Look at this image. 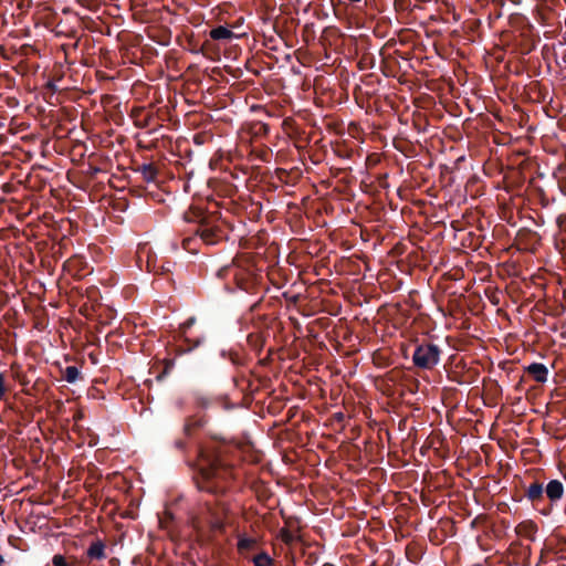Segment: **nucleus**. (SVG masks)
Returning <instances> with one entry per match:
<instances>
[{
    "label": "nucleus",
    "mask_w": 566,
    "mask_h": 566,
    "mask_svg": "<svg viewBox=\"0 0 566 566\" xmlns=\"http://www.w3.org/2000/svg\"><path fill=\"white\" fill-rule=\"evenodd\" d=\"M441 349L432 343L418 345L412 354L413 365L420 369L431 370L440 361Z\"/></svg>",
    "instance_id": "nucleus-8"
},
{
    "label": "nucleus",
    "mask_w": 566,
    "mask_h": 566,
    "mask_svg": "<svg viewBox=\"0 0 566 566\" xmlns=\"http://www.w3.org/2000/svg\"><path fill=\"white\" fill-rule=\"evenodd\" d=\"M46 566H49V565H46Z\"/></svg>",
    "instance_id": "nucleus-51"
},
{
    "label": "nucleus",
    "mask_w": 566,
    "mask_h": 566,
    "mask_svg": "<svg viewBox=\"0 0 566 566\" xmlns=\"http://www.w3.org/2000/svg\"><path fill=\"white\" fill-rule=\"evenodd\" d=\"M195 318H188L180 325V335L176 336L178 344L174 347L176 356L188 354L205 343L203 335H190L189 329L195 324Z\"/></svg>",
    "instance_id": "nucleus-7"
},
{
    "label": "nucleus",
    "mask_w": 566,
    "mask_h": 566,
    "mask_svg": "<svg viewBox=\"0 0 566 566\" xmlns=\"http://www.w3.org/2000/svg\"><path fill=\"white\" fill-rule=\"evenodd\" d=\"M56 178V174L53 169L48 168L41 164H38V253L42 252L46 247L48 242L40 240L42 230H48V235L54 240L56 234L54 231L49 230L50 222H55L54 212L49 208H56L59 205V198L54 196L55 188L53 187V180ZM51 249L53 253L59 251L54 241H52Z\"/></svg>",
    "instance_id": "nucleus-2"
},
{
    "label": "nucleus",
    "mask_w": 566,
    "mask_h": 566,
    "mask_svg": "<svg viewBox=\"0 0 566 566\" xmlns=\"http://www.w3.org/2000/svg\"><path fill=\"white\" fill-rule=\"evenodd\" d=\"M18 524L23 535L33 536L35 532V520L33 517V504L31 500L22 504V513L18 518Z\"/></svg>",
    "instance_id": "nucleus-11"
},
{
    "label": "nucleus",
    "mask_w": 566,
    "mask_h": 566,
    "mask_svg": "<svg viewBox=\"0 0 566 566\" xmlns=\"http://www.w3.org/2000/svg\"><path fill=\"white\" fill-rule=\"evenodd\" d=\"M268 333L264 331L252 332L248 335L247 342L249 346L255 352L261 353L264 347Z\"/></svg>",
    "instance_id": "nucleus-15"
},
{
    "label": "nucleus",
    "mask_w": 566,
    "mask_h": 566,
    "mask_svg": "<svg viewBox=\"0 0 566 566\" xmlns=\"http://www.w3.org/2000/svg\"><path fill=\"white\" fill-rule=\"evenodd\" d=\"M28 275H29V281L30 282H27V285H30V283H31V286H33V284L35 283V279L32 276V273L28 274Z\"/></svg>",
    "instance_id": "nucleus-39"
},
{
    "label": "nucleus",
    "mask_w": 566,
    "mask_h": 566,
    "mask_svg": "<svg viewBox=\"0 0 566 566\" xmlns=\"http://www.w3.org/2000/svg\"><path fill=\"white\" fill-rule=\"evenodd\" d=\"M252 129L255 136H265L270 132V126L268 124L259 122L253 125Z\"/></svg>",
    "instance_id": "nucleus-27"
},
{
    "label": "nucleus",
    "mask_w": 566,
    "mask_h": 566,
    "mask_svg": "<svg viewBox=\"0 0 566 566\" xmlns=\"http://www.w3.org/2000/svg\"><path fill=\"white\" fill-rule=\"evenodd\" d=\"M525 371L537 382H545L547 380L548 369L544 364L532 363L525 368Z\"/></svg>",
    "instance_id": "nucleus-16"
},
{
    "label": "nucleus",
    "mask_w": 566,
    "mask_h": 566,
    "mask_svg": "<svg viewBox=\"0 0 566 566\" xmlns=\"http://www.w3.org/2000/svg\"><path fill=\"white\" fill-rule=\"evenodd\" d=\"M30 458H31V460H32V461H35V459H34V455H33V454H30Z\"/></svg>",
    "instance_id": "nucleus-49"
},
{
    "label": "nucleus",
    "mask_w": 566,
    "mask_h": 566,
    "mask_svg": "<svg viewBox=\"0 0 566 566\" xmlns=\"http://www.w3.org/2000/svg\"><path fill=\"white\" fill-rule=\"evenodd\" d=\"M217 276L221 280H232L238 290L249 294H260L265 291L264 275L252 258L240 255L230 264L220 268Z\"/></svg>",
    "instance_id": "nucleus-4"
},
{
    "label": "nucleus",
    "mask_w": 566,
    "mask_h": 566,
    "mask_svg": "<svg viewBox=\"0 0 566 566\" xmlns=\"http://www.w3.org/2000/svg\"><path fill=\"white\" fill-rule=\"evenodd\" d=\"M251 562L254 566H276L275 559H273L266 552L262 551L255 554Z\"/></svg>",
    "instance_id": "nucleus-19"
},
{
    "label": "nucleus",
    "mask_w": 566,
    "mask_h": 566,
    "mask_svg": "<svg viewBox=\"0 0 566 566\" xmlns=\"http://www.w3.org/2000/svg\"><path fill=\"white\" fill-rule=\"evenodd\" d=\"M20 384L23 385V386H27L29 385V380L25 379V377H23L21 380H20Z\"/></svg>",
    "instance_id": "nucleus-40"
},
{
    "label": "nucleus",
    "mask_w": 566,
    "mask_h": 566,
    "mask_svg": "<svg viewBox=\"0 0 566 566\" xmlns=\"http://www.w3.org/2000/svg\"><path fill=\"white\" fill-rule=\"evenodd\" d=\"M206 423V420L200 417V418H196V417H189L186 419L185 421V424H184V428H182V432H184V436L185 438H177L175 441H174V447L175 449H177L178 451H181V452H185L186 449H187V438H190L195 430L199 429V428H202Z\"/></svg>",
    "instance_id": "nucleus-10"
},
{
    "label": "nucleus",
    "mask_w": 566,
    "mask_h": 566,
    "mask_svg": "<svg viewBox=\"0 0 566 566\" xmlns=\"http://www.w3.org/2000/svg\"><path fill=\"white\" fill-rule=\"evenodd\" d=\"M17 8L20 10L19 14L27 13L33 6V0H15Z\"/></svg>",
    "instance_id": "nucleus-28"
},
{
    "label": "nucleus",
    "mask_w": 566,
    "mask_h": 566,
    "mask_svg": "<svg viewBox=\"0 0 566 566\" xmlns=\"http://www.w3.org/2000/svg\"><path fill=\"white\" fill-rule=\"evenodd\" d=\"M283 539H284L286 543H290V542H292V541H293V535H292L290 532L284 531V533H283Z\"/></svg>",
    "instance_id": "nucleus-35"
},
{
    "label": "nucleus",
    "mask_w": 566,
    "mask_h": 566,
    "mask_svg": "<svg viewBox=\"0 0 566 566\" xmlns=\"http://www.w3.org/2000/svg\"><path fill=\"white\" fill-rule=\"evenodd\" d=\"M227 444L210 441L198 447L195 482L200 491L224 494L235 476L234 467L226 460Z\"/></svg>",
    "instance_id": "nucleus-1"
},
{
    "label": "nucleus",
    "mask_w": 566,
    "mask_h": 566,
    "mask_svg": "<svg viewBox=\"0 0 566 566\" xmlns=\"http://www.w3.org/2000/svg\"><path fill=\"white\" fill-rule=\"evenodd\" d=\"M228 512V507L224 504H221L220 510L214 513V520L212 523L213 528L216 530H222L224 526L223 516H226Z\"/></svg>",
    "instance_id": "nucleus-24"
},
{
    "label": "nucleus",
    "mask_w": 566,
    "mask_h": 566,
    "mask_svg": "<svg viewBox=\"0 0 566 566\" xmlns=\"http://www.w3.org/2000/svg\"><path fill=\"white\" fill-rule=\"evenodd\" d=\"M24 307H25V310H28V311H32V310H31V307H30V305H29L28 303H25V304H24Z\"/></svg>",
    "instance_id": "nucleus-46"
},
{
    "label": "nucleus",
    "mask_w": 566,
    "mask_h": 566,
    "mask_svg": "<svg viewBox=\"0 0 566 566\" xmlns=\"http://www.w3.org/2000/svg\"><path fill=\"white\" fill-rule=\"evenodd\" d=\"M81 376V373L76 366H67L63 371V379L67 382H75Z\"/></svg>",
    "instance_id": "nucleus-23"
},
{
    "label": "nucleus",
    "mask_w": 566,
    "mask_h": 566,
    "mask_svg": "<svg viewBox=\"0 0 566 566\" xmlns=\"http://www.w3.org/2000/svg\"><path fill=\"white\" fill-rule=\"evenodd\" d=\"M59 9L57 0H38V27L43 25L45 29L59 34L60 32L55 31L60 21Z\"/></svg>",
    "instance_id": "nucleus-9"
},
{
    "label": "nucleus",
    "mask_w": 566,
    "mask_h": 566,
    "mask_svg": "<svg viewBox=\"0 0 566 566\" xmlns=\"http://www.w3.org/2000/svg\"><path fill=\"white\" fill-rule=\"evenodd\" d=\"M411 0H395L394 7L396 11H406L409 9Z\"/></svg>",
    "instance_id": "nucleus-30"
},
{
    "label": "nucleus",
    "mask_w": 566,
    "mask_h": 566,
    "mask_svg": "<svg viewBox=\"0 0 566 566\" xmlns=\"http://www.w3.org/2000/svg\"><path fill=\"white\" fill-rule=\"evenodd\" d=\"M184 221L193 224V235L182 239L181 244L188 252H196L198 241L207 245H216L228 239V231L222 221L201 208L190 207L184 213Z\"/></svg>",
    "instance_id": "nucleus-3"
},
{
    "label": "nucleus",
    "mask_w": 566,
    "mask_h": 566,
    "mask_svg": "<svg viewBox=\"0 0 566 566\" xmlns=\"http://www.w3.org/2000/svg\"><path fill=\"white\" fill-rule=\"evenodd\" d=\"M209 36L211 40L222 41V42H229L233 38H235L234 33L230 29H228L227 27H223V25H218V27L213 28L210 31Z\"/></svg>",
    "instance_id": "nucleus-17"
},
{
    "label": "nucleus",
    "mask_w": 566,
    "mask_h": 566,
    "mask_svg": "<svg viewBox=\"0 0 566 566\" xmlns=\"http://www.w3.org/2000/svg\"><path fill=\"white\" fill-rule=\"evenodd\" d=\"M136 171L142 175V178L146 182H153L158 176V169L153 164H143L136 168Z\"/></svg>",
    "instance_id": "nucleus-18"
},
{
    "label": "nucleus",
    "mask_w": 566,
    "mask_h": 566,
    "mask_svg": "<svg viewBox=\"0 0 566 566\" xmlns=\"http://www.w3.org/2000/svg\"><path fill=\"white\" fill-rule=\"evenodd\" d=\"M33 207H34V201L32 200V201L30 202V209H29V211H31Z\"/></svg>",
    "instance_id": "nucleus-45"
},
{
    "label": "nucleus",
    "mask_w": 566,
    "mask_h": 566,
    "mask_svg": "<svg viewBox=\"0 0 566 566\" xmlns=\"http://www.w3.org/2000/svg\"><path fill=\"white\" fill-rule=\"evenodd\" d=\"M31 18H32V20L35 19V12L32 13Z\"/></svg>",
    "instance_id": "nucleus-48"
},
{
    "label": "nucleus",
    "mask_w": 566,
    "mask_h": 566,
    "mask_svg": "<svg viewBox=\"0 0 566 566\" xmlns=\"http://www.w3.org/2000/svg\"><path fill=\"white\" fill-rule=\"evenodd\" d=\"M237 546H238V551L241 554H243L244 552L255 549V547L258 546V542H256V539H254L252 537H240Z\"/></svg>",
    "instance_id": "nucleus-20"
},
{
    "label": "nucleus",
    "mask_w": 566,
    "mask_h": 566,
    "mask_svg": "<svg viewBox=\"0 0 566 566\" xmlns=\"http://www.w3.org/2000/svg\"><path fill=\"white\" fill-rule=\"evenodd\" d=\"M198 402L203 408H207L210 403L209 399H200Z\"/></svg>",
    "instance_id": "nucleus-38"
},
{
    "label": "nucleus",
    "mask_w": 566,
    "mask_h": 566,
    "mask_svg": "<svg viewBox=\"0 0 566 566\" xmlns=\"http://www.w3.org/2000/svg\"><path fill=\"white\" fill-rule=\"evenodd\" d=\"M29 231L30 232H27L28 235H34V232H33V229L32 228H29Z\"/></svg>",
    "instance_id": "nucleus-43"
},
{
    "label": "nucleus",
    "mask_w": 566,
    "mask_h": 566,
    "mask_svg": "<svg viewBox=\"0 0 566 566\" xmlns=\"http://www.w3.org/2000/svg\"><path fill=\"white\" fill-rule=\"evenodd\" d=\"M49 115H50V122H53V120L57 119V116L55 115V111L54 109H50L49 111Z\"/></svg>",
    "instance_id": "nucleus-37"
},
{
    "label": "nucleus",
    "mask_w": 566,
    "mask_h": 566,
    "mask_svg": "<svg viewBox=\"0 0 566 566\" xmlns=\"http://www.w3.org/2000/svg\"><path fill=\"white\" fill-rule=\"evenodd\" d=\"M21 253L25 256L27 264H21L22 271H24L27 274H31L32 272V260L33 254L29 247L20 245Z\"/></svg>",
    "instance_id": "nucleus-22"
},
{
    "label": "nucleus",
    "mask_w": 566,
    "mask_h": 566,
    "mask_svg": "<svg viewBox=\"0 0 566 566\" xmlns=\"http://www.w3.org/2000/svg\"><path fill=\"white\" fill-rule=\"evenodd\" d=\"M64 77V66L54 62L52 65H45L41 78L38 80V95L51 107H56L62 103V91L60 83Z\"/></svg>",
    "instance_id": "nucleus-6"
},
{
    "label": "nucleus",
    "mask_w": 566,
    "mask_h": 566,
    "mask_svg": "<svg viewBox=\"0 0 566 566\" xmlns=\"http://www.w3.org/2000/svg\"><path fill=\"white\" fill-rule=\"evenodd\" d=\"M15 541L19 542V544H15L20 549L28 551L31 545L28 543V541L23 537H17Z\"/></svg>",
    "instance_id": "nucleus-32"
},
{
    "label": "nucleus",
    "mask_w": 566,
    "mask_h": 566,
    "mask_svg": "<svg viewBox=\"0 0 566 566\" xmlns=\"http://www.w3.org/2000/svg\"><path fill=\"white\" fill-rule=\"evenodd\" d=\"M4 394H6L4 379H3V376L0 374V400L3 398Z\"/></svg>",
    "instance_id": "nucleus-33"
},
{
    "label": "nucleus",
    "mask_w": 566,
    "mask_h": 566,
    "mask_svg": "<svg viewBox=\"0 0 566 566\" xmlns=\"http://www.w3.org/2000/svg\"><path fill=\"white\" fill-rule=\"evenodd\" d=\"M4 563H6V562H4L3 557H2V555L0 554V566H3V565H4Z\"/></svg>",
    "instance_id": "nucleus-42"
},
{
    "label": "nucleus",
    "mask_w": 566,
    "mask_h": 566,
    "mask_svg": "<svg viewBox=\"0 0 566 566\" xmlns=\"http://www.w3.org/2000/svg\"><path fill=\"white\" fill-rule=\"evenodd\" d=\"M36 428L42 432V427L40 424V421H38Z\"/></svg>",
    "instance_id": "nucleus-47"
},
{
    "label": "nucleus",
    "mask_w": 566,
    "mask_h": 566,
    "mask_svg": "<svg viewBox=\"0 0 566 566\" xmlns=\"http://www.w3.org/2000/svg\"><path fill=\"white\" fill-rule=\"evenodd\" d=\"M175 359L166 358L164 359V370L160 375L157 376L158 380H161L166 375L170 373V370L174 368Z\"/></svg>",
    "instance_id": "nucleus-29"
},
{
    "label": "nucleus",
    "mask_w": 566,
    "mask_h": 566,
    "mask_svg": "<svg viewBox=\"0 0 566 566\" xmlns=\"http://www.w3.org/2000/svg\"><path fill=\"white\" fill-rule=\"evenodd\" d=\"M64 269L74 277L82 279L92 272L82 255H74L64 263Z\"/></svg>",
    "instance_id": "nucleus-12"
},
{
    "label": "nucleus",
    "mask_w": 566,
    "mask_h": 566,
    "mask_svg": "<svg viewBox=\"0 0 566 566\" xmlns=\"http://www.w3.org/2000/svg\"><path fill=\"white\" fill-rule=\"evenodd\" d=\"M50 140L48 138H42L41 139V148H42V154L44 155L45 154V150H46V146L49 145Z\"/></svg>",
    "instance_id": "nucleus-36"
},
{
    "label": "nucleus",
    "mask_w": 566,
    "mask_h": 566,
    "mask_svg": "<svg viewBox=\"0 0 566 566\" xmlns=\"http://www.w3.org/2000/svg\"><path fill=\"white\" fill-rule=\"evenodd\" d=\"M38 536H39L38 541L44 539L46 542V544H49V545H51V543H50L51 539H54L55 542L59 541L57 536L49 535L48 522H45V524L38 525Z\"/></svg>",
    "instance_id": "nucleus-25"
},
{
    "label": "nucleus",
    "mask_w": 566,
    "mask_h": 566,
    "mask_svg": "<svg viewBox=\"0 0 566 566\" xmlns=\"http://www.w3.org/2000/svg\"><path fill=\"white\" fill-rule=\"evenodd\" d=\"M221 355L223 357H229V359L231 360V363L233 365H237V366H240V365H243L244 364V358L243 356L238 353V352H229V353H226L224 350L221 353Z\"/></svg>",
    "instance_id": "nucleus-26"
},
{
    "label": "nucleus",
    "mask_w": 566,
    "mask_h": 566,
    "mask_svg": "<svg viewBox=\"0 0 566 566\" xmlns=\"http://www.w3.org/2000/svg\"><path fill=\"white\" fill-rule=\"evenodd\" d=\"M40 289L45 290V284H44V283H42V282H40V281L38 280V291H39ZM44 315H46V314H45V310H44V307L40 304V295L38 294V322H36L38 331H39V329H41V328H43V327L45 326V324H46V323H45V319H44Z\"/></svg>",
    "instance_id": "nucleus-21"
},
{
    "label": "nucleus",
    "mask_w": 566,
    "mask_h": 566,
    "mask_svg": "<svg viewBox=\"0 0 566 566\" xmlns=\"http://www.w3.org/2000/svg\"><path fill=\"white\" fill-rule=\"evenodd\" d=\"M523 495H513V500L521 502L525 497L532 506L544 515L552 512V507L564 495V484L559 480H551L546 485L544 481L534 479L530 484L522 483Z\"/></svg>",
    "instance_id": "nucleus-5"
},
{
    "label": "nucleus",
    "mask_w": 566,
    "mask_h": 566,
    "mask_svg": "<svg viewBox=\"0 0 566 566\" xmlns=\"http://www.w3.org/2000/svg\"><path fill=\"white\" fill-rule=\"evenodd\" d=\"M106 545L102 539H95L86 549V558L88 562L102 560L106 558Z\"/></svg>",
    "instance_id": "nucleus-14"
},
{
    "label": "nucleus",
    "mask_w": 566,
    "mask_h": 566,
    "mask_svg": "<svg viewBox=\"0 0 566 566\" xmlns=\"http://www.w3.org/2000/svg\"><path fill=\"white\" fill-rule=\"evenodd\" d=\"M36 384H38V387H39L40 384H41L40 378H38Z\"/></svg>",
    "instance_id": "nucleus-50"
},
{
    "label": "nucleus",
    "mask_w": 566,
    "mask_h": 566,
    "mask_svg": "<svg viewBox=\"0 0 566 566\" xmlns=\"http://www.w3.org/2000/svg\"><path fill=\"white\" fill-rule=\"evenodd\" d=\"M42 113H45V109H41V108L38 106V111H36V114H38V123H40L42 126H44V125H45V124L43 123V122H44V119L40 117Z\"/></svg>",
    "instance_id": "nucleus-34"
},
{
    "label": "nucleus",
    "mask_w": 566,
    "mask_h": 566,
    "mask_svg": "<svg viewBox=\"0 0 566 566\" xmlns=\"http://www.w3.org/2000/svg\"><path fill=\"white\" fill-rule=\"evenodd\" d=\"M52 565L53 566H69V563L66 562V559L63 555L56 554L52 558Z\"/></svg>",
    "instance_id": "nucleus-31"
},
{
    "label": "nucleus",
    "mask_w": 566,
    "mask_h": 566,
    "mask_svg": "<svg viewBox=\"0 0 566 566\" xmlns=\"http://www.w3.org/2000/svg\"><path fill=\"white\" fill-rule=\"evenodd\" d=\"M276 566H295L293 562H286L284 565L283 564H280V565H276Z\"/></svg>",
    "instance_id": "nucleus-41"
},
{
    "label": "nucleus",
    "mask_w": 566,
    "mask_h": 566,
    "mask_svg": "<svg viewBox=\"0 0 566 566\" xmlns=\"http://www.w3.org/2000/svg\"><path fill=\"white\" fill-rule=\"evenodd\" d=\"M538 527L536 523L531 520L523 521L518 523L515 527V533L517 536L534 542L536 539V533Z\"/></svg>",
    "instance_id": "nucleus-13"
},
{
    "label": "nucleus",
    "mask_w": 566,
    "mask_h": 566,
    "mask_svg": "<svg viewBox=\"0 0 566 566\" xmlns=\"http://www.w3.org/2000/svg\"><path fill=\"white\" fill-rule=\"evenodd\" d=\"M41 265L45 266L46 265V261L44 258L41 259Z\"/></svg>",
    "instance_id": "nucleus-44"
}]
</instances>
